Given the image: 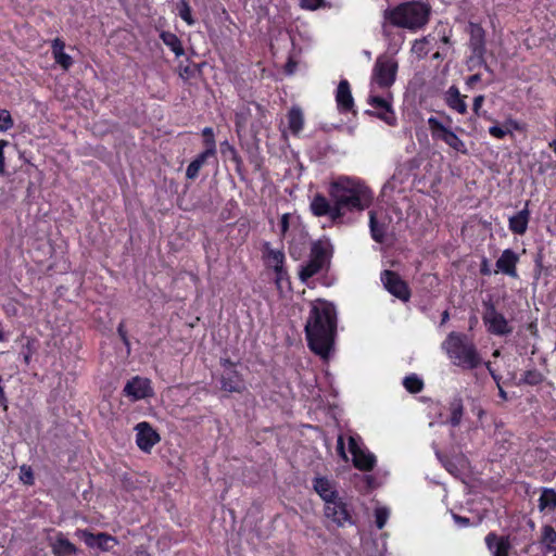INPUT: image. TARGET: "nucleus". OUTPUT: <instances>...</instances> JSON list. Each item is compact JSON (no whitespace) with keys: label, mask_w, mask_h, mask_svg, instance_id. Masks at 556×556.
<instances>
[{"label":"nucleus","mask_w":556,"mask_h":556,"mask_svg":"<svg viewBox=\"0 0 556 556\" xmlns=\"http://www.w3.org/2000/svg\"><path fill=\"white\" fill-rule=\"evenodd\" d=\"M329 198L316 194L309 204L315 216H327L332 223H342L349 212H363L371 205L374 193L361 179L338 177L330 182Z\"/></svg>","instance_id":"1"},{"label":"nucleus","mask_w":556,"mask_h":556,"mask_svg":"<svg viewBox=\"0 0 556 556\" xmlns=\"http://www.w3.org/2000/svg\"><path fill=\"white\" fill-rule=\"evenodd\" d=\"M399 64L397 61L388 55L378 56L371 74L369 94L367 103L372 114L390 126L396 124V116L392 109L393 94L390 91L395 81Z\"/></svg>","instance_id":"2"},{"label":"nucleus","mask_w":556,"mask_h":556,"mask_svg":"<svg viewBox=\"0 0 556 556\" xmlns=\"http://www.w3.org/2000/svg\"><path fill=\"white\" fill-rule=\"evenodd\" d=\"M336 330V309L332 304L316 300L311 305L305 325L308 345L321 358L329 357Z\"/></svg>","instance_id":"3"},{"label":"nucleus","mask_w":556,"mask_h":556,"mask_svg":"<svg viewBox=\"0 0 556 556\" xmlns=\"http://www.w3.org/2000/svg\"><path fill=\"white\" fill-rule=\"evenodd\" d=\"M453 365L464 369H475L482 364L476 345L465 334L451 332L441 344Z\"/></svg>","instance_id":"4"},{"label":"nucleus","mask_w":556,"mask_h":556,"mask_svg":"<svg viewBox=\"0 0 556 556\" xmlns=\"http://www.w3.org/2000/svg\"><path fill=\"white\" fill-rule=\"evenodd\" d=\"M429 14L430 8L427 4L422 2H407L387 11L386 17L395 26L415 30L427 24Z\"/></svg>","instance_id":"5"},{"label":"nucleus","mask_w":556,"mask_h":556,"mask_svg":"<svg viewBox=\"0 0 556 556\" xmlns=\"http://www.w3.org/2000/svg\"><path fill=\"white\" fill-rule=\"evenodd\" d=\"M348 441L349 452L355 468L362 471H370L377 464L376 456L364 445L361 437L356 433L344 437L340 434L337 440V451L341 458L348 462L350 458L345 452L344 444Z\"/></svg>","instance_id":"6"},{"label":"nucleus","mask_w":556,"mask_h":556,"mask_svg":"<svg viewBox=\"0 0 556 556\" xmlns=\"http://www.w3.org/2000/svg\"><path fill=\"white\" fill-rule=\"evenodd\" d=\"M264 260L268 268L275 273V281L281 291L289 288V277L285 268V253L273 249L268 243L264 247Z\"/></svg>","instance_id":"7"},{"label":"nucleus","mask_w":556,"mask_h":556,"mask_svg":"<svg viewBox=\"0 0 556 556\" xmlns=\"http://www.w3.org/2000/svg\"><path fill=\"white\" fill-rule=\"evenodd\" d=\"M428 125L433 139L444 141L451 149L458 153H468V149L465 142L450 127H446L437 117H430L428 119Z\"/></svg>","instance_id":"8"},{"label":"nucleus","mask_w":556,"mask_h":556,"mask_svg":"<svg viewBox=\"0 0 556 556\" xmlns=\"http://www.w3.org/2000/svg\"><path fill=\"white\" fill-rule=\"evenodd\" d=\"M482 319L488 331L492 334L506 336L513 331L508 320L492 304L486 305Z\"/></svg>","instance_id":"9"},{"label":"nucleus","mask_w":556,"mask_h":556,"mask_svg":"<svg viewBox=\"0 0 556 556\" xmlns=\"http://www.w3.org/2000/svg\"><path fill=\"white\" fill-rule=\"evenodd\" d=\"M324 514L327 519L331 520L338 527H343L351 522V515L346 504L340 496L325 504Z\"/></svg>","instance_id":"10"},{"label":"nucleus","mask_w":556,"mask_h":556,"mask_svg":"<svg viewBox=\"0 0 556 556\" xmlns=\"http://www.w3.org/2000/svg\"><path fill=\"white\" fill-rule=\"evenodd\" d=\"M76 534L89 547L99 548L104 552L112 549L117 543L115 538L102 532L91 533L87 530H78Z\"/></svg>","instance_id":"11"},{"label":"nucleus","mask_w":556,"mask_h":556,"mask_svg":"<svg viewBox=\"0 0 556 556\" xmlns=\"http://www.w3.org/2000/svg\"><path fill=\"white\" fill-rule=\"evenodd\" d=\"M381 281L384 288L397 299L402 301H407L409 299L410 294L408 287L397 274L390 270H384L381 274Z\"/></svg>","instance_id":"12"},{"label":"nucleus","mask_w":556,"mask_h":556,"mask_svg":"<svg viewBox=\"0 0 556 556\" xmlns=\"http://www.w3.org/2000/svg\"><path fill=\"white\" fill-rule=\"evenodd\" d=\"M326 262V253L320 243L314 244L312 249L311 260L304 265L300 271L302 281H306L315 274H317Z\"/></svg>","instance_id":"13"},{"label":"nucleus","mask_w":556,"mask_h":556,"mask_svg":"<svg viewBox=\"0 0 556 556\" xmlns=\"http://www.w3.org/2000/svg\"><path fill=\"white\" fill-rule=\"evenodd\" d=\"M222 388L227 392H242L245 384L241 376L233 369V364L225 359L223 361Z\"/></svg>","instance_id":"14"},{"label":"nucleus","mask_w":556,"mask_h":556,"mask_svg":"<svg viewBox=\"0 0 556 556\" xmlns=\"http://www.w3.org/2000/svg\"><path fill=\"white\" fill-rule=\"evenodd\" d=\"M135 430L137 432L136 443L143 452H149L160 441L159 434L146 421L139 422Z\"/></svg>","instance_id":"15"},{"label":"nucleus","mask_w":556,"mask_h":556,"mask_svg":"<svg viewBox=\"0 0 556 556\" xmlns=\"http://www.w3.org/2000/svg\"><path fill=\"white\" fill-rule=\"evenodd\" d=\"M124 392L127 396L131 397L134 401H138L150 396L152 393V389L150 387V381L146 378L135 377L124 388Z\"/></svg>","instance_id":"16"},{"label":"nucleus","mask_w":556,"mask_h":556,"mask_svg":"<svg viewBox=\"0 0 556 556\" xmlns=\"http://www.w3.org/2000/svg\"><path fill=\"white\" fill-rule=\"evenodd\" d=\"M519 262V256L510 249H506L502 252L501 256L495 263L496 271H501L509 277L516 278L517 270L516 265Z\"/></svg>","instance_id":"17"},{"label":"nucleus","mask_w":556,"mask_h":556,"mask_svg":"<svg viewBox=\"0 0 556 556\" xmlns=\"http://www.w3.org/2000/svg\"><path fill=\"white\" fill-rule=\"evenodd\" d=\"M313 488L325 504L334 501L339 496L334 482L327 478L316 477L313 481Z\"/></svg>","instance_id":"18"},{"label":"nucleus","mask_w":556,"mask_h":556,"mask_svg":"<svg viewBox=\"0 0 556 556\" xmlns=\"http://www.w3.org/2000/svg\"><path fill=\"white\" fill-rule=\"evenodd\" d=\"M465 99L466 96H462L458 88L455 86H451L444 94V100L447 106L459 114H465L467 112Z\"/></svg>","instance_id":"19"},{"label":"nucleus","mask_w":556,"mask_h":556,"mask_svg":"<svg viewBox=\"0 0 556 556\" xmlns=\"http://www.w3.org/2000/svg\"><path fill=\"white\" fill-rule=\"evenodd\" d=\"M485 543L493 556H508V551L511 545L507 538L497 536L494 533H490L485 538Z\"/></svg>","instance_id":"20"},{"label":"nucleus","mask_w":556,"mask_h":556,"mask_svg":"<svg viewBox=\"0 0 556 556\" xmlns=\"http://www.w3.org/2000/svg\"><path fill=\"white\" fill-rule=\"evenodd\" d=\"M336 101L341 111H350L354 106V100L348 80H341L339 83Z\"/></svg>","instance_id":"21"},{"label":"nucleus","mask_w":556,"mask_h":556,"mask_svg":"<svg viewBox=\"0 0 556 556\" xmlns=\"http://www.w3.org/2000/svg\"><path fill=\"white\" fill-rule=\"evenodd\" d=\"M377 211L369 212V227L371 237L377 242H383L387 224Z\"/></svg>","instance_id":"22"},{"label":"nucleus","mask_w":556,"mask_h":556,"mask_svg":"<svg viewBox=\"0 0 556 556\" xmlns=\"http://www.w3.org/2000/svg\"><path fill=\"white\" fill-rule=\"evenodd\" d=\"M530 212L527 208L509 217V229L516 235H523L527 231Z\"/></svg>","instance_id":"23"},{"label":"nucleus","mask_w":556,"mask_h":556,"mask_svg":"<svg viewBox=\"0 0 556 556\" xmlns=\"http://www.w3.org/2000/svg\"><path fill=\"white\" fill-rule=\"evenodd\" d=\"M65 45L64 42L56 38L52 41V54L55 60V62L64 70H68L72 64L73 60L71 55L64 52Z\"/></svg>","instance_id":"24"},{"label":"nucleus","mask_w":556,"mask_h":556,"mask_svg":"<svg viewBox=\"0 0 556 556\" xmlns=\"http://www.w3.org/2000/svg\"><path fill=\"white\" fill-rule=\"evenodd\" d=\"M288 125L292 134H299L304 125L303 113L299 108H292L288 114Z\"/></svg>","instance_id":"25"},{"label":"nucleus","mask_w":556,"mask_h":556,"mask_svg":"<svg viewBox=\"0 0 556 556\" xmlns=\"http://www.w3.org/2000/svg\"><path fill=\"white\" fill-rule=\"evenodd\" d=\"M215 154H206V151H203L199 154L187 167L186 176L189 179H194L198 177L201 167L205 164L208 157L214 156Z\"/></svg>","instance_id":"26"},{"label":"nucleus","mask_w":556,"mask_h":556,"mask_svg":"<svg viewBox=\"0 0 556 556\" xmlns=\"http://www.w3.org/2000/svg\"><path fill=\"white\" fill-rule=\"evenodd\" d=\"M53 552L56 556H70L75 553V546L65 538L58 536L52 544Z\"/></svg>","instance_id":"27"},{"label":"nucleus","mask_w":556,"mask_h":556,"mask_svg":"<svg viewBox=\"0 0 556 556\" xmlns=\"http://www.w3.org/2000/svg\"><path fill=\"white\" fill-rule=\"evenodd\" d=\"M161 39L168 48H170V50L176 54V56L184 55V48L181 46L179 38L175 34L163 31L161 34Z\"/></svg>","instance_id":"28"},{"label":"nucleus","mask_w":556,"mask_h":556,"mask_svg":"<svg viewBox=\"0 0 556 556\" xmlns=\"http://www.w3.org/2000/svg\"><path fill=\"white\" fill-rule=\"evenodd\" d=\"M556 507V492L549 489L544 490L539 498V508L543 510H553Z\"/></svg>","instance_id":"29"},{"label":"nucleus","mask_w":556,"mask_h":556,"mask_svg":"<svg viewBox=\"0 0 556 556\" xmlns=\"http://www.w3.org/2000/svg\"><path fill=\"white\" fill-rule=\"evenodd\" d=\"M463 403L460 399H454L450 404V413L451 416L448 418V422L456 427L460 424L462 417H463Z\"/></svg>","instance_id":"30"},{"label":"nucleus","mask_w":556,"mask_h":556,"mask_svg":"<svg viewBox=\"0 0 556 556\" xmlns=\"http://www.w3.org/2000/svg\"><path fill=\"white\" fill-rule=\"evenodd\" d=\"M298 225V216L289 213L283 214L279 223V232L282 237H286L289 230L295 228Z\"/></svg>","instance_id":"31"},{"label":"nucleus","mask_w":556,"mask_h":556,"mask_svg":"<svg viewBox=\"0 0 556 556\" xmlns=\"http://www.w3.org/2000/svg\"><path fill=\"white\" fill-rule=\"evenodd\" d=\"M542 544L548 551H556V531L551 526H545L542 529Z\"/></svg>","instance_id":"32"},{"label":"nucleus","mask_w":556,"mask_h":556,"mask_svg":"<svg viewBox=\"0 0 556 556\" xmlns=\"http://www.w3.org/2000/svg\"><path fill=\"white\" fill-rule=\"evenodd\" d=\"M204 137V144L206 154H216V143L214 139V131L211 127H205L202 131Z\"/></svg>","instance_id":"33"},{"label":"nucleus","mask_w":556,"mask_h":556,"mask_svg":"<svg viewBox=\"0 0 556 556\" xmlns=\"http://www.w3.org/2000/svg\"><path fill=\"white\" fill-rule=\"evenodd\" d=\"M178 15L188 24L193 25L194 21L191 16V9L186 0L177 3Z\"/></svg>","instance_id":"34"},{"label":"nucleus","mask_w":556,"mask_h":556,"mask_svg":"<svg viewBox=\"0 0 556 556\" xmlns=\"http://www.w3.org/2000/svg\"><path fill=\"white\" fill-rule=\"evenodd\" d=\"M404 387L412 393H417L422 389V381L416 376L412 375L404 379Z\"/></svg>","instance_id":"35"},{"label":"nucleus","mask_w":556,"mask_h":556,"mask_svg":"<svg viewBox=\"0 0 556 556\" xmlns=\"http://www.w3.org/2000/svg\"><path fill=\"white\" fill-rule=\"evenodd\" d=\"M390 516V511L387 507H377L375 510L376 525L379 529H382Z\"/></svg>","instance_id":"36"},{"label":"nucleus","mask_w":556,"mask_h":556,"mask_svg":"<svg viewBox=\"0 0 556 556\" xmlns=\"http://www.w3.org/2000/svg\"><path fill=\"white\" fill-rule=\"evenodd\" d=\"M543 379V376L538 370H528L525 372L522 382L531 386H535L540 383Z\"/></svg>","instance_id":"37"},{"label":"nucleus","mask_w":556,"mask_h":556,"mask_svg":"<svg viewBox=\"0 0 556 556\" xmlns=\"http://www.w3.org/2000/svg\"><path fill=\"white\" fill-rule=\"evenodd\" d=\"M13 126V119L8 110H0V131H7Z\"/></svg>","instance_id":"38"},{"label":"nucleus","mask_w":556,"mask_h":556,"mask_svg":"<svg viewBox=\"0 0 556 556\" xmlns=\"http://www.w3.org/2000/svg\"><path fill=\"white\" fill-rule=\"evenodd\" d=\"M427 45H428L427 38L416 40L413 45L412 51L414 53H416L418 56H422L428 53Z\"/></svg>","instance_id":"39"},{"label":"nucleus","mask_w":556,"mask_h":556,"mask_svg":"<svg viewBox=\"0 0 556 556\" xmlns=\"http://www.w3.org/2000/svg\"><path fill=\"white\" fill-rule=\"evenodd\" d=\"M489 132L494 138L502 139L508 134V129L497 126V125H494L489 128Z\"/></svg>","instance_id":"40"},{"label":"nucleus","mask_w":556,"mask_h":556,"mask_svg":"<svg viewBox=\"0 0 556 556\" xmlns=\"http://www.w3.org/2000/svg\"><path fill=\"white\" fill-rule=\"evenodd\" d=\"M323 0H301V8L306 10H316L320 8Z\"/></svg>","instance_id":"41"},{"label":"nucleus","mask_w":556,"mask_h":556,"mask_svg":"<svg viewBox=\"0 0 556 556\" xmlns=\"http://www.w3.org/2000/svg\"><path fill=\"white\" fill-rule=\"evenodd\" d=\"M9 144L7 140L0 139V175L5 174L4 148Z\"/></svg>","instance_id":"42"},{"label":"nucleus","mask_w":556,"mask_h":556,"mask_svg":"<svg viewBox=\"0 0 556 556\" xmlns=\"http://www.w3.org/2000/svg\"><path fill=\"white\" fill-rule=\"evenodd\" d=\"M483 102H484V96L480 94V96H477L475 99H473V105H472V109H473V112L476 115H479V112H480V109L482 108L483 105Z\"/></svg>","instance_id":"43"},{"label":"nucleus","mask_w":556,"mask_h":556,"mask_svg":"<svg viewBox=\"0 0 556 556\" xmlns=\"http://www.w3.org/2000/svg\"><path fill=\"white\" fill-rule=\"evenodd\" d=\"M22 472H23V477H22V480L25 482V483H31L33 482V473L30 471L29 468H25V467H22L21 468Z\"/></svg>","instance_id":"44"},{"label":"nucleus","mask_w":556,"mask_h":556,"mask_svg":"<svg viewBox=\"0 0 556 556\" xmlns=\"http://www.w3.org/2000/svg\"><path fill=\"white\" fill-rule=\"evenodd\" d=\"M453 518L454 520L459 525V526H467L469 523V520L465 517H459L457 515H453Z\"/></svg>","instance_id":"45"},{"label":"nucleus","mask_w":556,"mask_h":556,"mask_svg":"<svg viewBox=\"0 0 556 556\" xmlns=\"http://www.w3.org/2000/svg\"><path fill=\"white\" fill-rule=\"evenodd\" d=\"M471 33H472L473 37H479V38L482 37V29L477 25L472 26Z\"/></svg>","instance_id":"46"},{"label":"nucleus","mask_w":556,"mask_h":556,"mask_svg":"<svg viewBox=\"0 0 556 556\" xmlns=\"http://www.w3.org/2000/svg\"><path fill=\"white\" fill-rule=\"evenodd\" d=\"M479 80H480V76L478 74H476L468 78L467 84L473 85V84L478 83Z\"/></svg>","instance_id":"47"},{"label":"nucleus","mask_w":556,"mask_h":556,"mask_svg":"<svg viewBox=\"0 0 556 556\" xmlns=\"http://www.w3.org/2000/svg\"><path fill=\"white\" fill-rule=\"evenodd\" d=\"M473 412L476 413V415L478 416V418H482L483 414H484V410L481 408V407H475L473 408Z\"/></svg>","instance_id":"48"},{"label":"nucleus","mask_w":556,"mask_h":556,"mask_svg":"<svg viewBox=\"0 0 556 556\" xmlns=\"http://www.w3.org/2000/svg\"><path fill=\"white\" fill-rule=\"evenodd\" d=\"M448 312L447 311H444L443 314H442V324L446 323L448 320Z\"/></svg>","instance_id":"49"},{"label":"nucleus","mask_w":556,"mask_h":556,"mask_svg":"<svg viewBox=\"0 0 556 556\" xmlns=\"http://www.w3.org/2000/svg\"><path fill=\"white\" fill-rule=\"evenodd\" d=\"M498 390H500V395H501V397H502V399H504V400H506V397H507V396H506V392L502 389V387H501V386H498Z\"/></svg>","instance_id":"50"},{"label":"nucleus","mask_w":556,"mask_h":556,"mask_svg":"<svg viewBox=\"0 0 556 556\" xmlns=\"http://www.w3.org/2000/svg\"><path fill=\"white\" fill-rule=\"evenodd\" d=\"M136 556H150V555L143 551H138V552H136Z\"/></svg>","instance_id":"51"},{"label":"nucleus","mask_w":556,"mask_h":556,"mask_svg":"<svg viewBox=\"0 0 556 556\" xmlns=\"http://www.w3.org/2000/svg\"><path fill=\"white\" fill-rule=\"evenodd\" d=\"M486 368H488V369H489V371L492 374L493 378H494V379H496L495 375H494V374L492 372V370H491V367H490V364H489V363L486 364Z\"/></svg>","instance_id":"52"},{"label":"nucleus","mask_w":556,"mask_h":556,"mask_svg":"<svg viewBox=\"0 0 556 556\" xmlns=\"http://www.w3.org/2000/svg\"><path fill=\"white\" fill-rule=\"evenodd\" d=\"M443 42H444V43H448V42H450V39H448V37H447V36H444V37H443Z\"/></svg>","instance_id":"53"},{"label":"nucleus","mask_w":556,"mask_h":556,"mask_svg":"<svg viewBox=\"0 0 556 556\" xmlns=\"http://www.w3.org/2000/svg\"><path fill=\"white\" fill-rule=\"evenodd\" d=\"M500 352L498 351H495L494 352V356H498Z\"/></svg>","instance_id":"54"},{"label":"nucleus","mask_w":556,"mask_h":556,"mask_svg":"<svg viewBox=\"0 0 556 556\" xmlns=\"http://www.w3.org/2000/svg\"><path fill=\"white\" fill-rule=\"evenodd\" d=\"M554 556H556V554Z\"/></svg>","instance_id":"55"}]
</instances>
